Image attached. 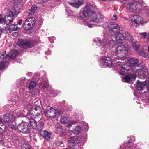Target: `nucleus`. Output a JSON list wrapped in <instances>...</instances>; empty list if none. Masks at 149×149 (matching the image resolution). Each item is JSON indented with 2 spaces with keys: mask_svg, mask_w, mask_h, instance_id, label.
<instances>
[{
  "mask_svg": "<svg viewBox=\"0 0 149 149\" xmlns=\"http://www.w3.org/2000/svg\"><path fill=\"white\" fill-rule=\"evenodd\" d=\"M6 53L5 51L2 52L0 51V60L1 59L3 58V59L5 57L4 55H6Z\"/></svg>",
  "mask_w": 149,
  "mask_h": 149,
  "instance_id": "obj_44",
  "label": "nucleus"
},
{
  "mask_svg": "<svg viewBox=\"0 0 149 149\" xmlns=\"http://www.w3.org/2000/svg\"><path fill=\"white\" fill-rule=\"evenodd\" d=\"M95 8L91 4H87L83 10H81L78 19L80 20H87L91 16H94L95 15L94 11Z\"/></svg>",
  "mask_w": 149,
  "mask_h": 149,
  "instance_id": "obj_3",
  "label": "nucleus"
},
{
  "mask_svg": "<svg viewBox=\"0 0 149 149\" xmlns=\"http://www.w3.org/2000/svg\"><path fill=\"white\" fill-rule=\"evenodd\" d=\"M49 93L52 95L50 96L52 97H54L57 95L56 93V91L52 88H51L49 91Z\"/></svg>",
  "mask_w": 149,
  "mask_h": 149,
  "instance_id": "obj_39",
  "label": "nucleus"
},
{
  "mask_svg": "<svg viewBox=\"0 0 149 149\" xmlns=\"http://www.w3.org/2000/svg\"><path fill=\"white\" fill-rule=\"evenodd\" d=\"M79 138L77 136L72 137L70 138L68 141V143L70 144H78L81 142L79 141Z\"/></svg>",
  "mask_w": 149,
  "mask_h": 149,
  "instance_id": "obj_22",
  "label": "nucleus"
},
{
  "mask_svg": "<svg viewBox=\"0 0 149 149\" xmlns=\"http://www.w3.org/2000/svg\"><path fill=\"white\" fill-rule=\"evenodd\" d=\"M83 24L84 25L87 26L89 28H92L93 27L95 26V25L94 24H90L87 22H84Z\"/></svg>",
  "mask_w": 149,
  "mask_h": 149,
  "instance_id": "obj_40",
  "label": "nucleus"
},
{
  "mask_svg": "<svg viewBox=\"0 0 149 149\" xmlns=\"http://www.w3.org/2000/svg\"><path fill=\"white\" fill-rule=\"evenodd\" d=\"M26 114H27L28 116H29L30 115V113H29L27 112L26 113Z\"/></svg>",
  "mask_w": 149,
  "mask_h": 149,
  "instance_id": "obj_62",
  "label": "nucleus"
},
{
  "mask_svg": "<svg viewBox=\"0 0 149 149\" xmlns=\"http://www.w3.org/2000/svg\"><path fill=\"white\" fill-rule=\"evenodd\" d=\"M37 9V7L36 6H32L31 9L27 11L29 15H32L35 12Z\"/></svg>",
  "mask_w": 149,
  "mask_h": 149,
  "instance_id": "obj_31",
  "label": "nucleus"
},
{
  "mask_svg": "<svg viewBox=\"0 0 149 149\" xmlns=\"http://www.w3.org/2000/svg\"><path fill=\"white\" fill-rule=\"evenodd\" d=\"M36 82L37 84H39V87L43 88L44 91L46 90L48 85V83L46 79L37 78Z\"/></svg>",
  "mask_w": 149,
  "mask_h": 149,
  "instance_id": "obj_15",
  "label": "nucleus"
},
{
  "mask_svg": "<svg viewBox=\"0 0 149 149\" xmlns=\"http://www.w3.org/2000/svg\"><path fill=\"white\" fill-rule=\"evenodd\" d=\"M26 20H27L28 22L30 23L31 25L34 24L36 23L35 19L33 17H29Z\"/></svg>",
  "mask_w": 149,
  "mask_h": 149,
  "instance_id": "obj_32",
  "label": "nucleus"
},
{
  "mask_svg": "<svg viewBox=\"0 0 149 149\" xmlns=\"http://www.w3.org/2000/svg\"><path fill=\"white\" fill-rule=\"evenodd\" d=\"M148 52H149V46L148 47Z\"/></svg>",
  "mask_w": 149,
  "mask_h": 149,
  "instance_id": "obj_64",
  "label": "nucleus"
},
{
  "mask_svg": "<svg viewBox=\"0 0 149 149\" xmlns=\"http://www.w3.org/2000/svg\"><path fill=\"white\" fill-rule=\"evenodd\" d=\"M10 14H8L5 17L3 20V23L4 24L8 25L11 23L13 20V17L14 14L16 12V10L14 8H11V10H9Z\"/></svg>",
  "mask_w": 149,
  "mask_h": 149,
  "instance_id": "obj_11",
  "label": "nucleus"
},
{
  "mask_svg": "<svg viewBox=\"0 0 149 149\" xmlns=\"http://www.w3.org/2000/svg\"><path fill=\"white\" fill-rule=\"evenodd\" d=\"M108 29L112 31L114 29H118L119 28V26L115 22H110L108 25Z\"/></svg>",
  "mask_w": 149,
  "mask_h": 149,
  "instance_id": "obj_23",
  "label": "nucleus"
},
{
  "mask_svg": "<svg viewBox=\"0 0 149 149\" xmlns=\"http://www.w3.org/2000/svg\"><path fill=\"white\" fill-rule=\"evenodd\" d=\"M25 80V78L23 77L21 79H18L17 83L19 85L22 84L24 82Z\"/></svg>",
  "mask_w": 149,
  "mask_h": 149,
  "instance_id": "obj_38",
  "label": "nucleus"
},
{
  "mask_svg": "<svg viewBox=\"0 0 149 149\" xmlns=\"http://www.w3.org/2000/svg\"><path fill=\"white\" fill-rule=\"evenodd\" d=\"M68 116L67 115H62L61 116L60 121H68L69 120Z\"/></svg>",
  "mask_w": 149,
  "mask_h": 149,
  "instance_id": "obj_35",
  "label": "nucleus"
},
{
  "mask_svg": "<svg viewBox=\"0 0 149 149\" xmlns=\"http://www.w3.org/2000/svg\"><path fill=\"white\" fill-rule=\"evenodd\" d=\"M84 3V0H72L69 3L70 5L77 8H79Z\"/></svg>",
  "mask_w": 149,
  "mask_h": 149,
  "instance_id": "obj_18",
  "label": "nucleus"
},
{
  "mask_svg": "<svg viewBox=\"0 0 149 149\" xmlns=\"http://www.w3.org/2000/svg\"><path fill=\"white\" fill-rule=\"evenodd\" d=\"M135 2L132 1L127 4L126 8L127 10L130 12L132 13L135 11Z\"/></svg>",
  "mask_w": 149,
  "mask_h": 149,
  "instance_id": "obj_21",
  "label": "nucleus"
},
{
  "mask_svg": "<svg viewBox=\"0 0 149 149\" xmlns=\"http://www.w3.org/2000/svg\"><path fill=\"white\" fill-rule=\"evenodd\" d=\"M18 53L17 51L15 50H11L10 53V56L8 54L5 56L4 58L6 60L5 61L6 62H8L10 58H15L16 56L17 55Z\"/></svg>",
  "mask_w": 149,
  "mask_h": 149,
  "instance_id": "obj_17",
  "label": "nucleus"
},
{
  "mask_svg": "<svg viewBox=\"0 0 149 149\" xmlns=\"http://www.w3.org/2000/svg\"><path fill=\"white\" fill-rule=\"evenodd\" d=\"M81 130L82 129L80 127L77 126L74 128L72 131L74 134H77L81 132Z\"/></svg>",
  "mask_w": 149,
  "mask_h": 149,
  "instance_id": "obj_28",
  "label": "nucleus"
},
{
  "mask_svg": "<svg viewBox=\"0 0 149 149\" xmlns=\"http://www.w3.org/2000/svg\"><path fill=\"white\" fill-rule=\"evenodd\" d=\"M36 85V83L34 81H31L29 84V88L30 89H31L35 87Z\"/></svg>",
  "mask_w": 149,
  "mask_h": 149,
  "instance_id": "obj_43",
  "label": "nucleus"
},
{
  "mask_svg": "<svg viewBox=\"0 0 149 149\" xmlns=\"http://www.w3.org/2000/svg\"><path fill=\"white\" fill-rule=\"evenodd\" d=\"M130 42L132 43V45L133 48L136 50H138L140 47V45L138 42L134 39H133L132 40V41H130Z\"/></svg>",
  "mask_w": 149,
  "mask_h": 149,
  "instance_id": "obj_24",
  "label": "nucleus"
},
{
  "mask_svg": "<svg viewBox=\"0 0 149 149\" xmlns=\"http://www.w3.org/2000/svg\"><path fill=\"white\" fill-rule=\"evenodd\" d=\"M61 123H62L63 124H65V122H63V121H62V122H61Z\"/></svg>",
  "mask_w": 149,
  "mask_h": 149,
  "instance_id": "obj_63",
  "label": "nucleus"
},
{
  "mask_svg": "<svg viewBox=\"0 0 149 149\" xmlns=\"http://www.w3.org/2000/svg\"><path fill=\"white\" fill-rule=\"evenodd\" d=\"M139 53L141 56L144 57L145 58L147 57L148 55L146 53L142 51H140Z\"/></svg>",
  "mask_w": 149,
  "mask_h": 149,
  "instance_id": "obj_46",
  "label": "nucleus"
},
{
  "mask_svg": "<svg viewBox=\"0 0 149 149\" xmlns=\"http://www.w3.org/2000/svg\"><path fill=\"white\" fill-rule=\"evenodd\" d=\"M12 139L14 140H18L19 137L16 134H13L12 136Z\"/></svg>",
  "mask_w": 149,
  "mask_h": 149,
  "instance_id": "obj_47",
  "label": "nucleus"
},
{
  "mask_svg": "<svg viewBox=\"0 0 149 149\" xmlns=\"http://www.w3.org/2000/svg\"><path fill=\"white\" fill-rule=\"evenodd\" d=\"M75 122H71L70 123H69L67 125H66V126L68 127H70L72 125H73L74 123H75Z\"/></svg>",
  "mask_w": 149,
  "mask_h": 149,
  "instance_id": "obj_49",
  "label": "nucleus"
},
{
  "mask_svg": "<svg viewBox=\"0 0 149 149\" xmlns=\"http://www.w3.org/2000/svg\"><path fill=\"white\" fill-rule=\"evenodd\" d=\"M118 59L121 58L120 61H116L117 70L120 74L130 73V71L138 73L140 75H143V67L140 68V64H138V60L134 58L127 59L126 57L121 58L116 57Z\"/></svg>",
  "mask_w": 149,
  "mask_h": 149,
  "instance_id": "obj_1",
  "label": "nucleus"
},
{
  "mask_svg": "<svg viewBox=\"0 0 149 149\" xmlns=\"http://www.w3.org/2000/svg\"><path fill=\"white\" fill-rule=\"evenodd\" d=\"M4 141L3 140V138L2 137V134H0V144H1L3 145L4 144Z\"/></svg>",
  "mask_w": 149,
  "mask_h": 149,
  "instance_id": "obj_48",
  "label": "nucleus"
},
{
  "mask_svg": "<svg viewBox=\"0 0 149 149\" xmlns=\"http://www.w3.org/2000/svg\"><path fill=\"white\" fill-rule=\"evenodd\" d=\"M40 19V21H39V23L41 25L42 23V19L41 18Z\"/></svg>",
  "mask_w": 149,
  "mask_h": 149,
  "instance_id": "obj_58",
  "label": "nucleus"
},
{
  "mask_svg": "<svg viewBox=\"0 0 149 149\" xmlns=\"http://www.w3.org/2000/svg\"><path fill=\"white\" fill-rule=\"evenodd\" d=\"M128 52V48L123 45H118L115 49L116 56H114L115 60L116 61H120L121 58L118 59L116 57L120 58L123 57V56L127 54Z\"/></svg>",
  "mask_w": 149,
  "mask_h": 149,
  "instance_id": "obj_6",
  "label": "nucleus"
},
{
  "mask_svg": "<svg viewBox=\"0 0 149 149\" xmlns=\"http://www.w3.org/2000/svg\"><path fill=\"white\" fill-rule=\"evenodd\" d=\"M3 17L2 15H0V23H3Z\"/></svg>",
  "mask_w": 149,
  "mask_h": 149,
  "instance_id": "obj_52",
  "label": "nucleus"
},
{
  "mask_svg": "<svg viewBox=\"0 0 149 149\" xmlns=\"http://www.w3.org/2000/svg\"><path fill=\"white\" fill-rule=\"evenodd\" d=\"M45 54H49L50 55L51 54V52L49 51H46L45 52Z\"/></svg>",
  "mask_w": 149,
  "mask_h": 149,
  "instance_id": "obj_55",
  "label": "nucleus"
},
{
  "mask_svg": "<svg viewBox=\"0 0 149 149\" xmlns=\"http://www.w3.org/2000/svg\"><path fill=\"white\" fill-rule=\"evenodd\" d=\"M111 19L113 20H117V18L116 15H113V17L111 18Z\"/></svg>",
  "mask_w": 149,
  "mask_h": 149,
  "instance_id": "obj_53",
  "label": "nucleus"
},
{
  "mask_svg": "<svg viewBox=\"0 0 149 149\" xmlns=\"http://www.w3.org/2000/svg\"><path fill=\"white\" fill-rule=\"evenodd\" d=\"M94 43L97 46H100L101 44L103 46V53H104L116 45V42L108 36L107 34L104 35L103 39L102 41L101 39L98 37L95 38L93 40Z\"/></svg>",
  "mask_w": 149,
  "mask_h": 149,
  "instance_id": "obj_2",
  "label": "nucleus"
},
{
  "mask_svg": "<svg viewBox=\"0 0 149 149\" xmlns=\"http://www.w3.org/2000/svg\"><path fill=\"white\" fill-rule=\"evenodd\" d=\"M6 60L4 58L3 59V61H1L0 62V70H1L3 69L4 67L5 64L8 62H6L5 61Z\"/></svg>",
  "mask_w": 149,
  "mask_h": 149,
  "instance_id": "obj_36",
  "label": "nucleus"
},
{
  "mask_svg": "<svg viewBox=\"0 0 149 149\" xmlns=\"http://www.w3.org/2000/svg\"><path fill=\"white\" fill-rule=\"evenodd\" d=\"M31 25L28 22L27 20H25L24 22L23 26L24 29L27 30L29 29Z\"/></svg>",
  "mask_w": 149,
  "mask_h": 149,
  "instance_id": "obj_29",
  "label": "nucleus"
},
{
  "mask_svg": "<svg viewBox=\"0 0 149 149\" xmlns=\"http://www.w3.org/2000/svg\"><path fill=\"white\" fill-rule=\"evenodd\" d=\"M28 75H29V76H30L32 75V73L30 72H29L28 73Z\"/></svg>",
  "mask_w": 149,
  "mask_h": 149,
  "instance_id": "obj_59",
  "label": "nucleus"
},
{
  "mask_svg": "<svg viewBox=\"0 0 149 149\" xmlns=\"http://www.w3.org/2000/svg\"><path fill=\"white\" fill-rule=\"evenodd\" d=\"M17 44L19 47L25 49L27 48H32L33 45V42L32 41H26L22 39L19 40Z\"/></svg>",
  "mask_w": 149,
  "mask_h": 149,
  "instance_id": "obj_13",
  "label": "nucleus"
},
{
  "mask_svg": "<svg viewBox=\"0 0 149 149\" xmlns=\"http://www.w3.org/2000/svg\"><path fill=\"white\" fill-rule=\"evenodd\" d=\"M115 39L118 43H122L125 42L126 40V38L123 34L120 33H118L116 34Z\"/></svg>",
  "mask_w": 149,
  "mask_h": 149,
  "instance_id": "obj_19",
  "label": "nucleus"
},
{
  "mask_svg": "<svg viewBox=\"0 0 149 149\" xmlns=\"http://www.w3.org/2000/svg\"><path fill=\"white\" fill-rule=\"evenodd\" d=\"M18 98V96H16L15 97H13L9 101L11 102L12 104H14L16 102Z\"/></svg>",
  "mask_w": 149,
  "mask_h": 149,
  "instance_id": "obj_37",
  "label": "nucleus"
},
{
  "mask_svg": "<svg viewBox=\"0 0 149 149\" xmlns=\"http://www.w3.org/2000/svg\"><path fill=\"white\" fill-rule=\"evenodd\" d=\"M19 92L20 93H22V94H21L20 96L19 97V99L22 101L24 100V97L26 95V94L25 93L26 92L25 89L24 88H21L19 89Z\"/></svg>",
  "mask_w": 149,
  "mask_h": 149,
  "instance_id": "obj_27",
  "label": "nucleus"
},
{
  "mask_svg": "<svg viewBox=\"0 0 149 149\" xmlns=\"http://www.w3.org/2000/svg\"><path fill=\"white\" fill-rule=\"evenodd\" d=\"M40 135L44 137L47 141H49L51 137V134L48 131L45 130L41 131L40 132Z\"/></svg>",
  "mask_w": 149,
  "mask_h": 149,
  "instance_id": "obj_20",
  "label": "nucleus"
},
{
  "mask_svg": "<svg viewBox=\"0 0 149 149\" xmlns=\"http://www.w3.org/2000/svg\"><path fill=\"white\" fill-rule=\"evenodd\" d=\"M2 116H0V121H2Z\"/></svg>",
  "mask_w": 149,
  "mask_h": 149,
  "instance_id": "obj_60",
  "label": "nucleus"
},
{
  "mask_svg": "<svg viewBox=\"0 0 149 149\" xmlns=\"http://www.w3.org/2000/svg\"><path fill=\"white\" fill-rule=\"evenodd\" d=\"M83 127H82V130L85 132H87L88 129V124L85 122H84L83 123Z\"/></svg>",
  "mask_w": 149,
  "mask_h": 149,
  "instance_id": "obj_34",
  "label": "nucleus"
},
{
  "mask_svg": "<svg viewBox=\"0 0 149 149\" xmlns=\"http://www.w3.org/2000/svg\"><path fill=\"white\" fill-rule=\"evenodd\" d=\"M57 131L56 132V133L58 134L61 135V136L64 138H66L65 134L63 131V129L59 127H57L56 128Z\"/></svg>",
  "mask_w": 149,
  "mask_h": 149,
  "instance_id": "obj_26",
  "label": "nucleus"
},
{
  "mask_svg": "<svg viewBox=\"0 0 149 149\" xmlns=\"http://www.w3.org/2000/svg\"><path fill=\"white\" fill-rule=\"evenodd\" d=\"M92 22H96L97 23H100L104 21V17L103 15L101 14H98L94 16H91V17L89 18Z\"/></svg>",
  "mask_w": 149,
  "mask_h": 149,
  "instance_id": "obj_16",
  "label": "nucleus"
},
{
  "mask_svg": "<svg viewBox=\"0 0 149 149\" xmlns=\"http://www.w3.org/2000/svg\"><path fill=\"white\" fill-rule=\"evenodd\" d=\"M139 35L141 38L143 39H144L146 36L147 34L146 32L140 33Z\"/></svg>",
  "mask_w": 149,
  "mask_h": 149,
  "instance_id": "obj_45",
  "label": "nucleus"
},
{
  "mask_svg": "<svg viewBox=\"0 0 149 149\" xmlns=\"http://www.w3.org/2000/svg\"><path fill=\"white\" fill-rule=\"evenodd\" d=\"M24 122H22L20 124V125L19 126V129H21L22 130H20V131H22L23 132L27 133L28 132V127L26 126Z\"/></svg>",
  "mask_w": 149,
  "mask_h": 149,
  "instance_id": "obj_25",
  "label": "nucleus"
},
{
  "mask_svg": "<svg viewBox=\"0 0 149 149\" xmlns=\"http://www.w3.org/2000/svg\"><path fill=\"white\" fill-rule=\"evenodd\" d=\"M114 57H112V59L110 57L104 56L102 57L100 60L99 62V65L102 67L107 68L110 67L111 65L113 63V62H114V63L116 64V68L117 70V66L116 63V60H114L115 58H113Z\"/></svg>",
  "mask_w": 149,
  "mask_h": 149,
  "instance_id": "obj_5",
  "label": "nucleus"
},
{
  "mask_svg": "<svg viewBox=\"0 0 149 149\" xmlns=\"http://www.w3.org/2000/svg\"><path fill=\"white\" fill-rule=\"evenodd\" d=\"M25 115L26 113L21 112L19 109H17L14 111L13 114L7 113L2 118V119L3 120H4V121H14L16 117H22Z\"/></svg>",
  "mask_w": 149,
  "mask_h": 149,
  "instance_id": "obj_7",
  "label": "nucleus"
},
{
  "mask_svg": "<svg viewBox=\"0 0 149 149\" xmlns=\"http://www.w3.org/2000/svg\"><path fill=\"white\" fill-rule=\"evenodd\" d=\"M45 113L46 116L52 118L56 116H59L61 113L59 111L56 110L55 109L50 106H47L46 110L45 111Z\"/></svg>",
  "mask_w": 149,
  "mask_h": 149,
  "instance_id": "obj_9",
  "label": "nucleus"
},
{
  "mask_svg": "<svg viewBox=\"0 0 149 149\" xmlns=\"http://www.w3.org/2000/svg\"><path fill=\"white\" fill-rule=\"evenodd\" d=\"M10 122L9 124L10 125V126L11 128V129H14L15 127V125L13 124V125H11L12 124V123L13 122ZM14 123L15 122H13Z\"/></svg>",
  "mask_w": 149,
  "mask_h": 149,
  "instance_id": "obj_50",
  "label": "nucleus"
},
{
  "mask_svg": "<svg viewBox=\"0 0 149 149\" xmlns=\"http://www.w3.org/2000/svg\"><path fill=\"white\" fill-rule=\"evenodd\" d=\"M22 22V19H20L19 20V21L18 22L17 24L19 25H20L21 24Z\"/></svg>",
  "mask_w": 149,
  "mask_h": 149,
  "instance_id": "obj_54",
  "label": "nucleus"
},
{
  "mask_svg": "<svg viewBox=\"0 0 149 149\" xmlns=\"http://www.w3.org/2000/svg\"><path fill=\"white\" fill-rule=\"evenodd\" d=\"M130 24L132 27H136L139 24L143 25L144 22L141 17L134 15L131 17Z\"/></svg>",
  "mask_w": 149,
  "mask_h": 149,
  "instance_id": "obj_10",
  "label": "nucleus"
},
{
  "mask_svg": "<svg viewBox=\"0 0 149 149\" xmlns=\"http://www.w3.org/2000/svg\"><path fill=\"white\" fill-rule=\"evenodd\" d=\"M17 26L16 25L12 24L10 26L9 29L12 31H15L17 29Z\"/></svg>",
  "mask_w": 149,
  "mask_h": 149,
  "instance_id": "obj_41",
  "label": "nucleus"
},
{
  "mask_svg": "<svg viewBox=\"0 0 149 149\" xmlns=\"http://www.w3.org/2000/svg\"><path fill=\"white\" fill-rule=\"evenodd\" d=\"M28 127L33 129H36L38 131L42 129L44 127V123L42 122H29L26 123Z\"/></svg>",
  "mask_w": 149,
  "mask_h": 149,
  "instance_id": "obj_12",
  "label": "nucleus"
},
{
  "mask_svg": "<svg viewBox=\"0 0 149 149\" xmlns=\"http://www.w3.org/2000/svg\"><path fill=\"white\" fill-rule=\"evenodd\" d=\"M118 72L119 74H121ZM125 74H128L130 75V76L127 75L124 77L122 78V80L123 82H126L127 83L130 82L131 81H132V80H134L135 79L136 77V73H134L133 72V73H132V71H130V73H125Z\"/></svg>",
  "mask_w": 149,
  "mask_h": 149,
  "instance_id": "obj_14",
  "label": "nucleus"
},
{
  "mask_svg": "<svg viewBox=\"0 0 149 149\" xmlns=\"http://www.w3.org/2000/svg\"><path fill=\"white\" fill-rule=\"evenodd\" d=\"M13 1H15L16 2H19V3H21V2L23 1V0H13Z\"/></svg>",
  "mask_w": 149,
  "mask_h": 149,
  "instance_id": "obj_56",
  "label": "nucleus"
},
{
  "mask_svg": "<svg viewBox=\"0 0 149 149\" xmlns=\"http://www.w3.org/2000/svg\"><path fill=\"white\" fill-rule=\"evenodd\" d=\"M137 90L134 92V95L136 97V99L138 100L139 101L140 100L143 101L146 98V96L143 93L142 91L147 88L148 91H149V88L147 87V85H149V81L147 82L144 81L143 82H141L139 80H137Z\"/></svg>",
  "mask_w": 149,
  "mask_h": 149,
  "instance_id": "obj_4",
  "label": "nucleus"
},
{
  "mask_svg": "<svg viewBox=\"0 0 149 149\" xmlns=\"http://www.w3.org/2000/svg\"><path fill=\"white\" fill-rule=\"evenodd\" d=\"M31 118L29 119V120H33V117H32V116H31Z\"/></svg>",
  "mask_w": 149,
  "mask_h": 149,
  "instance_id": "obj_61",
  "label": "nucleus"
},
{
  "mask_svg": "<svg viewBox=\"0 0 149 149\" xmlns=\"http://www.w3.org/2000/svg\"><path fill=\"white\" fill-rule=\"evenodd\" d=\"M39 74L38 73H36L34 75V77H39Z\"/></svg>",
  "mask_w": 149,
  "mask_h": 149,
  "instance_id": "obj_57",
  "label": "nucleus"
},
{
  "mask_svg": "<svg viewBox=\"0 0 149 149\" xmlns=\"http://www.w3.org/2000/svg\"><path fill=\"white\" fill-rule=\"evenodd\" d=\"M142 8V5L140 3L137 2H135V6L134 7V8H135V11H136L138 12L139 11H140Z\"/></svg>",
  "mask_w": 149,
  "mask_h": 149,
  "instance_id": "obj_33",
  "label": "nucleus"
},
{
  "mask_svg": "<svg viewBox=\"0 0 149 149\" xmlns=\"http://www.w3.org/2000/svg\"><path fill=\"white\" fill-rule=\"evenodd\" d=\"M12 35L13 36L16 37L18 36V33L16 32H15L12 33Z\"/></svg>",
  "mask_w": 149,
  "mask_h": 149,
  "instance_id": "obj_51",
  "label": "nucleus"
},
{
  "mask_svg": "<svg viewBox=\"0 0 149 149\" xmlns=\"http://www.w3.org/2000/svg\"><path fill=\"white\" fill-rule=\"evenodd\" d=\"M39 93V90L38 89H35L32 90L31 92V93L33 95H37Z\"/></svg>",
  "mask_w": 149,
  "mask_h": 149,
  "instance_id": "obj_42",
  "label": "nucleus"
},
{
  "mask_svg": "<svg viewBox=\"0 0 149 149\" xmlns=\"http://www.w3.org/2000/svg\"><path fill=\"white\" fill-rule=\"evenodd\" d=\"M125 36L126 40H127L129 41V42L130 41H132V40L134 39L132 36H131L129 33L127 32H125L124 33Z\"/></svg>",
  "mask_w": 149,
  "mask_h": 149,
  "instance_id": "obj_30",
  "label": "nucleus"
},
{
  "mask_svg": "<svg viewBox=\"0 0 149 149\" xmlns=\"http://www.w3.org/2000/svg\"><path fill=\"white\" fill-rule=\"evenodd\" d=\"M38 101L37 100H34L33 102V105L32 106L30 103L26 104L25 106V109L28 110V111H32L34 109L36 111L35 113L36 114V115L35 118L40 115L41 114L42 109L40 106L38 105L37 104L38 103Z\"/></svg>",
  "mask_w": 149,
  "mask_h": 149,
  "instance_id": "obj_8",
  "label": "nucleus"
}]
</instances>
